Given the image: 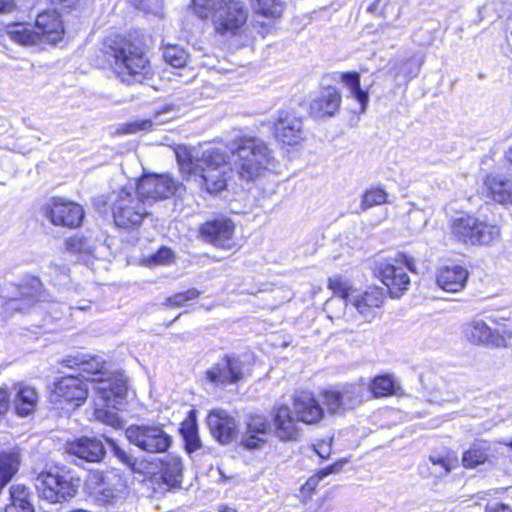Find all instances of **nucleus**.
<instances>
[{
	"instance_id": "obj_1",
	"label": "nucleus",
	"mask_w": 512,
	"mask_h": 512,
	"mask_svg": "<svg viewBox=\"0 0 512 512\" xmlns=\"http://www.w3.org/2000/svg\"><path fill=\"white\" fill-rule=\"evenodd\" d=\"M176 158L180 170L193 177L202 190L216 195L226 189L232 168L229 156L221 148L210 147L200 157L195 148L179 147Z\"/></svg>"
},
{
	"instance_id": "obj_2",
	"label": "nucleus",
	"mask_w": 512,
	"mask_h": 512,
	"mask_svg": "<svg viewBox=\"0 0 512 512\" xmlns=\"http://www.w3.org/2000/svg\"><path fill=\"white\" fill-rule=\"evenodd\" d=\"M226 147L230 151L233 170L245 182L260 178L274 160L268 144L256 136L237 135L228 141Z\"/></svg>"
},
{
	"instance_id": "obj_3",
	"label": "nucleus",
	"mask_w": 512,
	"mask_h": 512,
	"mask_svg": "<svg viewBox=\"0 0 512 512\" xmlns=\"http://www.w3.org/2000/svg\"><path fill=\"white\" fill-rule=\"evenodd\" d=\"M106 59L122 82L142 83L150 74V66L142 48L130 39L110 37L105 42Z\"/></svg>"
},
{
	"instance_id": "obj_4",
	"label": "nucleus",
	"mask_w": 512,
	"mask_h": 512,
	"mask_svg": "<svg viewBox=\"0 0 512 512\" xmlns=\"http://www.w3.org/2000/svg\"><path fill=\"white\" fill-rule=\"evenodd\" d=\"M192 9L201 19H210L214 31L224 37L239 35L249 10L241 0H193Z\"/></svg>"
},
{
	"instance_id": "obj_5",
	"label": "nucleus",
	"mask_w": 512,
	"mask_h": 512,
	"mask_svg": "<svg viewBox=\"0 0 512 512\" xmlns=\"http://www.w3.org/2000/svg\"><path fill=\"white\" fill-rule=\"evenodd\" d=\"M106 204L111 208L114 223L124 229L139 227L150 213V207L139 189L133 185L118 188L108 194Z\"/></svg>"
},
{
	"instance_id": "obj_6",
	"label": "nucleus",
	"mask_w": 512,
	"mask_h": 512,
	"mask_svg": "<svg viewBox=\"0 0 512 512\" xmlns=\"http://www.w3.org/2000/svg\"><path fill=\"white\" fill-rule=\"evenodd\" d=\"M44 300L41 280L35 276H26L19 283L9 284L1 297L2 313L6 316L15 312H24L37 302Z\"/></svg>"
},
{
	"instance_id": "obj_7",
	"label": "nucleus",
	"mask_w": 512,
	"mask_h": 512,
	"mask_svg": "<svg viewBox=\"0 0 512 512\" xmlns=\"http://www.w3.org/2000/svg\"><path fill=\"white\" fill-rule=\"evenodd\" d=\"M407 269L414 271V261L404 254H398L379 261L375 267V276L386 286L392 298H399L410 285Z\"/></svg>"
},
{
	"instance_id": "obj_8",
	"label": "nucleus",
	"mask_w": 512,
	"mask_h": 512,
	"mask_svg": "<svg viewBox=\"0 0 512 512\" xmlns=\"http://www.w3.org/2000/svg\"><path fill=\"white\" fill-rule=\"evenodd\" d=\"M451 233L460 242L470 245H489L500 236L499 226L470 214L452 219Z\"/></svg>"
},
{
	"instance_id": "obj_9",
	"label": "nucleus",
	"mask_w": 512,
	"mask_h": 512,
	"mask_svg": "<svg viewBox=\"0 0 512 512\" xmlns=\"http://www.w3.org/2000/svg\"><path fill=\"white\" fill-rule=\"evenodd\" d=\"M130 444L148 454L165 453L173 443L172 436L157 423L133 424L125 430Z\"/></svg>"
},
{
	"instance_id": "obj_10",
	"label": "nucleus",
	"mask_w": 512,
	"mask_h": 512,
	"mask_svg": "<svg viewBox=\"0 0 512 512\" xmlns=\"http://www.w3.org/2000/svg\"><path fill=\"white\" fill-rule=\"evenodd\" d=\"M322 396L328 412L340 414L345 410L355 409L369 400L370 391L366 384L359 382L325 390Z\"/></svg>"
},
{
	"instance_id": "obj_11",
	"label": "nucleus",
	"mask_w": 512,
	"mask_h": 512,
	"mask_svg": "<svg viewBox=\"0 0 512 512\" xmlns=\"http://www.w3.org/2000/svg\"><path fill=\"white\" fill-rule=\"evenodd\" d=\"M40 498L49 503H62L76 495L77 489L71 479L58 473L43 472L35 480Z\"/></svg>"
},
{
	"instance_id": "obj_12",
	"label": "nucleus",
	"mask_w": 512,
	"mask_h": 512,
	"mask_svg": "<svg viewBox=\"0 0 512 512\" xmlns=\"http://www.w3.org/2000/svg\"><path fill=\"white\" fill-rule=\"evenodd\" d=\"M44 212L53 225L70 229L80 227L85 217V211L80 204L61 197L51 198L45 205Z\"/></svg>"
},
{
	"instance_id": "obj_13",
	"label": "nucleus",
	"mask_w": 512,
	"mask_h": 512,
	"mask_svg": "<svg viewBox=\"0 0 512 512\" xmlns=\"http://www.w3.org/2000/svg\"><path fill=\"white\" fill-rule=\"evenodd\" d=\"M463 334L466 340L474 345L496 348L506 347L512 337L507 330H494L479 318L468 321L463 326Z\"/></svg>"
},
{
	"instance_id": "obj_14",
	"label": "nucleus",
	"mask_w": 512,
	"mask_h": 512,
	"mask_svg": "<svg viewBox=\"0 0 512 512\" xmlns=\"http://www.w3.org/2000/svg\"><path fill=\"white\" fill-rule=\"evenodd\" d=\"M94 390L108 408L120 409L127 395V379L122 373L110 374L107 378H92Z\"/></svg>"
},
{
	"instance_id": "obj_15",
	"label": "nucleus",
	"mask_w": 512,
	"mask_h": 512,
	"mask_svg": "<svg viewBox=\"0 0 512 512\" xmlns=\"http://www.w3.org/2000/svg\"><path fill=\"white\" fill-rule=\"evenodd\" d=\"M234 233V223L225 217L206 221L200 227L202 239L221 249H231L235 246Z\"/></svg>"
},
{
	"instance_id": "obj_16",
	"label": "nucleus",
	"mask_w": 512,
	"mask_h": 512,
	"mask_svg": "<svg viewBox=\"0 0 512 512\" xmlns=\"http://www.w3.org/2000/svg\"><path fill=\"white\" fill-rule=\"evenodd\" d=\"M142 197L151 206L155 201L167 199L174 195L177 183L169 175H147L136 183Z\"/></svg>"
},
{
	"instance_id": "obj_17",
	"label": "nucleus",
	"mask_w": 512,
	"mask_h": 512,
	"mask_svg": "<svg viewBox=\"0 0 512 512\" xmlns=\"http://www.w3.org/2000/svg\"><path fill=\"white\" fill-rule=\"evenodd\" d=\"M324 310L332 322L343 326L344 332L353 333L361 325L352 299L330 298L325 303Z\"/></svg>"
},
{
	"instance_id": "obj_18",
	"label": "nucleus",
	"mask_w": 512,
	"mask_h": 512,
	"mask_svg": "<svg viewBox=\"0 0 512 512\" xmlns=\"http://www.w3.org/2000/svg\"><path fill=\"white\" fill-rule=\"evenodd\" d=\"M504 456V447L501 443L475 442L463 453L462 465L467 469H474L480 465L495 466Z\"/></svg>"
},
{
	"instance_id": "obj_19",
	"label": "nucleus",
	"mask_w": 512,
	"mask_h": 512,
	"mask_svg": "<svg viewBox=\"0 0 512 512\" xmlns=\"http://www.w3.org/2000/svg\"><path fill=\"white\" fill-rule=\"evenodd\" d=\"M243 362L232 356H225L205 372V378L215 386L234 384L243 378Z\"/></svg>"
},
{
	"instance_id": "obj_20",
	"label": "nucleus",
	"mask_w": 512,
	"mask_h": 512,
	"mask_svg": "<svg viewBox=\"0 0 512 512\" xmlns=\"http://www.w3.org/2000/svg\"><path fill=\"white\" fill-rule=\"evenodd\" d=\"M483 194L498 204H512V170L488 174L484 180Z\"/></svg>"
},
{
	"instance_id": "obj_21",
	"label": "nucleus",
	"mask_w": 512,
	"mask_h": 512,
	"mask_svg": "<svg viewBox=\"0 0 512 512\" xmlns=\"http://www.w3.org/2000/svg\"><path fill=\"white\" fill-rule=\"evenodd\" d=\"M211 434L220 443L231 442L238 431V424L233 416L222 409L212 410L207 417Z\"/></svg>"
},
{
	"instance_id": "obj_22",
	"label": "nucleus",
	"mask_w": 512,
	"mask_h": 512,
	"mask_svg": "<svg viewBox=\"0 0 512 512\" xmlns=\"http://www.w3.org/2000/svg\"><path fill=\"white\" fill-rule=\"evenodd\" d=\"M53 393L67 402L75 403V406H80L87 399L88 386L79 376L69 375L55 383Z\"/></svg>"
},
{
	"instance_id": "obj_23",
	"label": "nucleus",
	"mask_w": 512,
	"mask_h": 512,
	"mask_svg": "<svg viewBox=\"0 0 512 512\" xmlns=\"http://www.w3.org/2000/svg\"><path fill=\"white\" fill-rule=\"evenodd\" d=\"M35 31L39 35V44H55L63 37V22L56 11H46L37 16Z\"/></svg>"
},
{
	"instance_id": "obj_24",
	"label": "nucleus",
	"mask_w": 512,
	"mask_h": 512,
	"mask_svg": "<svg viewBox=\"0 0 512 512\" xmlns=\"http://www.w3.org/2000/svg\"><path fill=\"white\" fill-rule=\"evenodd\" d=\"M341 95L335 87L323 88L310 102V115L316 119L332 117L339 110Z\"/></svg>"
},
{
	"instance_id": "obj_25",
	"label": "nucleus",
	"mask_w": 512,
	"mask_h": 512,
	"mask_svg": "<svg viewBox=\"0 0 512 512\" xmlns=\"http://www.w3.org/2000/svg\"><path fill=\"white\" fill-rule=\"evenodd\" d=\"M468 277L469 272L464 266L450 264L437 270L436 283L439 288L446 292L457 293L464 289Z\"/></svg>"
},
{
	"instance_id": "obj_26",
	"label": "nucleus",
	"mask_w": 512,
	"mask_h": 512,
	"mask_svg": "<svg viewBox=\"0 0 512 512\" xmlns=\"http://www.w3.org/2000/svg\"><path fill=\"white\" fill-rule=\"evenodd\" d=\"M384 290L380 287H369L363 294L353 296L361 324L371 322L375 317L376 309L380 308L384 301Z\"/></svg>"
},
{
	"instance_id": "obj_27",
	"label": "nucleus",
	"mask_w": 512,
	"mask_h": 512,
	"mask_svg": "<svg viewBox=\"0 0 512 512\" xmlns=\"http://www.w3.org/2000/svg\"><path fill=\"white\" fill-rule=\"evenodd\" d=\"M293 412L297 421L306 424H316L322 420L324 410L312 394L301 392L297 394L293 402Z\"/></svg>"
},
{
	"instance_id": "obj_28",
	"label": "nucleus",
	"mask_w": 512,
	"mask_h": 512,
	"mask_svg": "<svg viewBox=\"0 0 512 512\" xmlns=\"http://www.w3.org/2000/svg\"><path fill=\"white\" fill-rule=\"evenodd\" d=\"M91 481L96 485L95 489L104 502L118 498L126 488V481L115 472H96L92 474Z\"/></svg>"
},
{
	"instance_id": "obj_29",
	"label": "nucleus",
	"mask_w": 512,
	"mask_h": 512,
	"mask_svg": "<svg viewBox=\"0 0 512 512\" xmlns=\"http://www.w3.org/2000/svg\"><path fill=\"white\" fill-rule=\"evenodd\" d=\"M275 137L287 145H297L303 138V124L300 118L281 113L275 123Z\"/></svg>"
},
{
	"instance_id": "obj_30",
	"label": "nucleus",
	"mask_w": 512,
	"mask_h": 512,
	"mask_svg": "<svg viewBox=\"0 0 512 512\" xmlns=\"http://www.w3.org/2000/svg\"><path fill=\"white\" fill-rule=\"evenodd\" d=\"M15 393L13 405L16 414L21 417L31 415L37 407L39 395L35 387L25 383H17L13 386Z\"/></svg>"
},
{
	"instance_id": "obj_31",
	"label": "nucleus",
	"mask_w": 512,
	"mask_h": 512,
	"mask_svg": "<svg viewBox=\"0 0 512 512\" xmlns=\"http://www.w3.org/2000/svg\"><path fill=\"white\" fill-rule=\"evenodd\" d=\"M69 451L87 462H100L105 456V447L101 440L82 437L69 445Z\"/></svg>"
},
{
	"instance_id": "obj_32",
	"label": "nucleus",
	"mask_w": 512,
	"mask_h": 512,
	"mask_svg": "<svg viewBox=\"0 0 512 512\" xmlns=\"http://www.w3.org/2000/svg\"><path fill=\"white\" fill-rule=\"evenodd\" d=\"M270 431V425L263 416L255 415L247 422V430L242 438V444L248 449L260 447L265 442V436Z\"/></svg>"
},
{
	"instance_id": "obj_33",
	"label": "nucleus",
	"mask_w": 512,
	"mask_h": 512,
	"mask_svg": "<svg viewBox=\"0 0 512 512\" xmlns=\"http://www.w3.org/2000/svg\"><path fill=\"white\" fill-rule=\"evenodd\" d=\"M62 364L69 368H77L80 371L79 377L85 382L89 380L88 376L104 374V362L94 357L86 359L82 356H69L63 359Z\"/></svg>"
},
{
	"instance_id": "obj_34",
	"label": "nucleus",
	"mask_w": 512,
	"mask_h": 512,
	"mask_svg": "<svg viewBox=\"0 0 512 512\" xmlns=\"http://www.w3.org/2000/svg\"><path fill=\"white\" fill-rule=\"evenodd\" d=\"M274 425L276 434L281 440H292L298 435L296 420L286 406H281L276 409Z\"/></svg>"
},
{
	"instance_id": "obj_35",
	"label": "nucleus",
	"mask_w": 512,
	"mask_h": 512,
	"mask_svg": "<svg viewBox=\"0 0 512 512\" xmlns=\"http://www.w3.org/2000/svg\"><path fill=\"white\" fill-rule=\"evenodd\" d=\"M6 35L9 39L22 46H31L39 44V35L35 28H30L21 23H13L6 27Z\"/></svg>"
},
{
	"instance_id": "obj_36",
	"label": "nucleus",
	"mask_w": 512,
	"mask_h": 512,
	"mask_svg": "<svg viewBox=\"0 0 512 512\" xmlns=\"http://www.w3.org/2000/svg\"><path fill=\"white\" fill-rule=\"evenodd\" d=\"M5 512H34L29 492L24 485L11 486L10 502L6 505Z\"/></svg>"
},
{
	"instance_id": "obj_37",
	"label": "nucleus",
	"mask_w": 512,
	"mask_h": 512,
	"mask_svg": "<svg viewBox=\"0 0 512 512\" xmlns=\"http://www.w3.org/2000/svg\"><path fill=\"white\" fill-rule=\"evenodd\" d=\"M182 461L178 457L169 458L162 468V479L170 487H179L182 482Z\"/></svg>"
},
{
	"instance_id": "obj_38",
	"label": "nucleus",
	"mask_w": 512,
	"mask_h": 512,
	"mask_svg": "<svg viewBox=\"0 0 512 512\" xmlns=\"http://www.w3.org/2000/svg\"><path fill=\"white\" fill-rule=\"evenodd\" d=\"M367 388L370 391V397H387L395 392V381L391 375L376 376Z\"/></svg>"
},
{
	"instance_id": "obj_39",
	"label": "nucleus",
	"mask_w": 512,
	"mask_h": 512,
	"mask_svg": "<svg viewBox=\"0 0 512 512\" xmlns=\"http://www.w3.org/2000/svg\"><path fill=\"white\" fill-rule=\"evenodd\" d=\"M255 13L271 18H278L284 11V2L281 0H252Z\"/></svg>"
},
{
	"instance_id": "obj_40",
	"label": "nucleus",
	"mask_w": 512,
	"mask_h": 512,
	"mask_svg": "<svg viewBox=\"0 0 512 512\" xmlns=\"http://www.w3.org/2000/svg\"><path fill=\"white\" fill-rule=\"evenodd\" d=\"M188 53L179 45H166L163 49V59L174 68L185 69L188 61Z\"/></svg>"
},
{
	"instance_id": "obj_41",
	"label": "nucleus",
	"mask_w": 512,
	"mask_h": 512,
	"mask_svg": "<svg viewBox=\"0 0 512 512\" xmlns=\"http://www.w3.org/2000/svg\"><path fill=\"white\" fill-rule=\"evenodd\" d=\"M343 82L350 88L352 95L361 105V112H364L369 100L368 93L361 89L360 78L357 73H345L342 75Z\"/></svg>"
},
{
	"instance_id": "obj_42",
	"label": "nucleus",
	"mask_w": 512,
	"mask_h": 512,
	"mask_svg": "<svg viewBox=\"0 0 512 512\" xmlns=\"http://www.w3.org/2000/svg\"><path fill=\"white\" fill-rule=\"evenodd\" d=\"M180 431L185 441V448L188 453H193L201 447L197 425L194 421L184 423Z\"/></svg>"
},
{
	"instance_id": "obj_43",
	"label": "nucleus",
	"mask_w": 512,
	"mask_h": 512,
	"mask_svg": "<svg viewBox=\"0 0 512 512\" xmlns=\"http://www.w3.org/2000/svg\"><path fill=\"white\" fill-rule=\"evenodd\" d=\"M65 248L69 252L89 254L93 251L94 245L91 239L76 234L65 241Z\"/></svg>"
},
{
	"instance_id": "obj_44",
	"label": "nucleus",
	"mask_w": 512,
	"mask_h": 512,
	"mask_svg": "<svg viewBox=\"0 0 512 512\" xmlns=\"http://www.w3.org/2000/svg\"><path fill=\"white\" fill-rule=\"evenodd\" d=\"M387 202V193L381 188H371L366 190L362 196V201L360 208L362 211H366L367 209L381 205Z\"/></svg>"
},
{
	"instance_id": "obj_45",
	"label": "nucleus",
	"mask_w": 512,
	"mask_h": 512,
	"mask_svg": "<svg viewBox=\"0 0 512 512\" xmlns=\"http://www.w3.org/2000/svg\"><path fill=\"white\" fill-rule=\"evenodd\" d=\"M109 444L111 446L112 452L114 456L125 466L131 469L133 472H140L138 467L139 462L136 457H134L131 453L122 449L119 445H117L113 440H109Z\"/></svg>"
},
{
	"instance_id": "obj_46",
	"label": "nucleus",
	"mask_w": 512,
	"mask_h": 512,
	"mask_svg": "<svg viewBox=\"0 0 512 512\" xmlns=\"http://www.w3.org/2000/svg\"><path fill=\"white\" fill-rule=\"evenodd\" d=\"M423 63L422 58H410L400 63L398 70L395 72V77L402 75L406 79L416 77L420 71Z\"/></svg>"
},
{
	"instance_id": "obj_47",
	"label": "nucleus",
	"mask_w": 512,
	"mask_h": 512,
	"mask_svg": "<svg viewBox=\"0 0 512 512\" xmlns=\"http://www.w3.org/2000/svg\"><path fill=\"white\" fill-rule=\"evenodd\" d=\"M340 470H341L340 463H335L326 468L321 469L317 474L311 476L306 481V483L302 486V491L312 492L323 478H325L326 476H328L332 473H337Z\"/></svg>"
},
{
	"instance_id": "obj_48",
	"label": "nucleus",
	"mask_w": 512,
	"mask_h": 512,
	"mask_svg": "<svg viewBox=\"0 0 512 512\" xmlns=\"http://www.w3.org/2000/svg\"><path fill=\"white\" fill-rule=\"evenodd\" d=\"M430 461L434 466H439L442 469V471L438 473V476L447 475L458 466V459L449 455L430 456Z\"/></svg>"
},
{
	"instance_id": "obj_49",
	"label": "nucleus",
	"mask_w": 512,
	"mask_h": 512,
	"mask_svg": "<svg viewBox=\"0 0 512 512\" xmlns=\"http://www.w3.org/2000/svg\"><path fill=\"white\" fill-rule=\"evenodd\" d=\"M95 415L99 421L107 425H110L113 428L122 427V420L118 416V413L115 412L114 410L97 408L95 411Z\"/></svg>"
},
{
	"instance_id": "obj_50",
	"label": "nucleus",
	"mask_w": 512,
	"mask_h": 512,
	"mask_svg": "<svg viewBox=\"0 0 512 512\" xmlns=\"http://www.w3.org/2000/svg\"><path fill=\"white\" fill-rule=\"evenodd\" d=\"M328 287L337 295L335 298L353 299L351 288L340 277L330 278Z\"/></svg>"
},
{
	"instance_id": "obj_51",
	"label": "nucleus",
	"mask_w": 512,
	"mask_h": 512,
	"mask_svg": "<svg viewBox=\"0 0 512 512\" xmlns=\"http://www.w3.org/2000/svg\"><path fill=\"white\" fill-rule=\"evenodd\" d=\"M200 292L196 288H191L185 292L177 293L166 300V304L172 307H180L189 300L198 298Z\"/></svg>"
},
{
	"instance_id": "obj_52",
	"label": "nucleus",
	"mask_w": 512,
	"mask_h": 512,
	"mask_svg": "<svg viewBox=\"0 0 512 512\" xmlns=\"http://www.w3.org/2000/svg\"><path fill=\"white\" fill-rule=\"evenodd\" d=\"M174 253L170 248L162 247L148 259V265H167L173 261Z\"/></svg>"
},
{
	"instance_id": "obj_53",
	"label": "nucleus",
	"mask_w": 512,
	"mask_h": 512,
	"mask_svg": "<svg viewBox=\"0 0 512 512\" xmlns=\"http://www.w3.org/2000/svg\"><path fill=\"white\" fill-rule=\"evenodd\" d=\"M152 127L153 122L151 120H137L124 124L121 128V132L125 134H131L138 131H148L152 129Z\"/></svg>"
},
{
	"instance_id": "obj_54",
	"label": "nucleus",
	"mask_w": 512,
	"mask_h": 512,
	"mask_svg": "<svg viewBox=\"0 0 512 512\" xmlns=\"http://www.w3.org/2000/svg\"><path fill=\"white\" fill-rule=\"evenodd\" d=\"M315 453L322 459H326L331 454V441L320 440L313 445Z\"/></svg>"
},
{
	"instance_id": "obj_55",
	"label": "nucleus",
	"mask_w": 512,
	"mask_h": 512,
	"mask_svg": "<svg viewBox=\"0 0 512 512\" xmlns=\"http://www.w3.org/2000/svg\"><path fill=\"white\" fill-rule=\"evenodd\" d=\"M10 407V394L6 388H0V415L5 414Z\"/></svg>"
},
{
	"instance_id": "obj_56",
	"label": "nucleus",
	"mask_w": 512,
	"mask_h": 512,
	"mask_svg": "<svg viewBox=\"0 0 512 512\" xmlns=\"http://www.w3.org/2000/svg\"><path fill=\"white\" fill-rule=\"evenodd\" d=\"M486 512H512V508L504 503H495L487 506Z\"/></svg>"
},
{
	"instance_id": "obj_57",
	"label": "nucleus",
	"mask_w": 512,
	"mask_h": 512,
	"mask_svg": "<svg viewBox=\"0 0 512 512\" xmlns=\"http://www.w3.org/2000/svg\"><path fill=\"white\" fill-rule=\"evenodd\" d=\"M409 219H420L422 221V226L426 225L427 219L425 218L423 212L419 209H412L409 211Z\"/></svg>"
},
{
	"instance_id": "obj_58",
	"label": "nucleus",
	"mask_w": 512,
	"mask_h": 512,
	"mask_svg": "<svg viewBox=\"0 0 512 512\" xmlns=\"http://www.w3.org/2000/svg\"><path fill=\"white\" fill-rule=\"evenodd\" d=\"M15 7L13 0H0V12L8 13L11 12Z\"/></svg>"
},
{
	"instance_id": "obj_59",
	"label": "nucleus",
	"mask_w": 512,
	"mask_h": 512,
	"mask_svg": "<svg viewBox=\"0 0 512 512\" xmlns=\"http://www.w3.org/2000/svg\"><path fill=\"white\" fill-rule=\"evenodd\" d=\"M49 269L51 270L50 273L53 274H61V275H67L68 268L65 265H57L55 263H51L49 266Z\"/></svg>"
},
{
	"instance_id": "obj_60",
	"label": "nucleus",
	"mask_w": 512,
	"mask_h": 512,
	"mask_svg": "<svg viewBox=\"0 0 512 512\" xmlns=\"http://www.w3.org/2000/svg\"><path fill=\"white\" fill-rule=\"evenodd\" d=\"M219 512H238L236 509L228 507V506H220Z\"/></svg>"
},
{
	"instance_id": "obj_61",
	"label": "nucleus",
	"mask_w": 512,
	"mask_h": 512,
	"mask_svg": "<svg viewBox=\"0 0 512 512\" xmlns=\"http://www.w3.org/2000/svg\"><path fill=\"white\" fill-rule=\"evenodd\" d=\"M162 114H163V112H161V113H156V115H155V123H156V124H159V123L164 122V119H161V115H162Z\"/></svg>"
},
{
	"instance_id": "obj_62",
	"label": "nucleus",
	"mask_w": 512,
	"mask_h": 512,
	"mask_svg": "<svg viewBox=\"0 0 512 512\" xmlns=\"http://www.w3.org/2000/svg\"><path fill=\"white\" fill-rule=\"evenodd\" d=\"M90 307V303L88 304H81L80 306H77L76 308L79 309V310H87L88 308Z\"/></svg>"
},
{
	"instance_id": "obj_63",
	"label": "nucleus",
	"mask_w": 512,
	"mask_h": 512,
	"mask_svg": "<svg viewBox=\"0 0 512 512\" xmlns=\"http://www.w3.org/2000/svg\"><path fill=\"white\" fill-rule=\"evenodd\" d=\"M507 157L510 160V162H512V147L509 149Z\"/></svg>"
},
{
	"instance_id": "obj_64",
	"label": "nucleus",
	"mask_w": 512,
	"mask_h": 512,
	"mask_svg": "<svg viewBox=\"0 0 512 512\" xmlns=\"http://www.w3.org/2000/svg\"><path fill=\"white\" fill-rule=\"evenodd\" d=\"M502 446L504 447V451L506 450L507 447L512 448V441L510 443L502 445Z\"/></svg>"
}]
</instances>
